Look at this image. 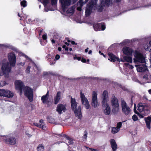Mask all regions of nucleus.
<instances>
[{"label":"nucleus","instance_id":"obj_1","mask_svg":"<svg viewBox=\"0 0 151 151\" xmlns=\"http://www.w3.org/2000/svg\"><path fill=\"white\" fill-rule=\"evenodd\" d=\"M134 62L136 63L139 64L136 65L137 70L138 72H143L147 71V68L145 63V59L143 55L137 51H135L134 53Z\"/></svg>","mask_w":151,"mask_h":151},{"label":"nucleus","instance_id":"obj_2","mask_svg":"<svg viewBox=\"0 0 151 151\" xmlns=\"http://www.w3.org/2000/svg\"><path fill=\"white\" fill-rule=\"evenodd\" d=\"M109 101V98L108 92L106 91H104L102 94L101 103L104 113L107 115H109L111 112V108L108 104Z\"/></svg>","mask_w":151,"mask_h":151},{"label":"nucleus","instance_id":"obj_3","mask_svg":"<svg viewBox=\"0 0 151 151\" xmlns=\"http://www.w3.org/2000/svg\"><path fill=\"white\" fill-rule=\"evenodd\" d=\"M71 108L74 111L76 116L81 119L82 116L81 112V106H79L77 108V103L74 99L71 98Z\"/></svg>","mask_w":151,"mask_h":151},{"label":"nucleus","instance_id":"obj_4","mask_svg":"<svg viewBox=\"0 0 151 151\" xmlns=\"http://www.w3.org/2000/svg\"><path fill=\"white\" fill-rule=\"evenodd\" d=\"M122 50L123 53L125 55L129 56H125L122 58H121V61L123 62H127L129 63H132V58L130 56H131L133 50L132 49L129 47H125L123 48Z\"/></svg>","mask_w":151,"mask_h":151},{"label":"nucleus","instance_id":"obj_5","mask_svg":"<svg viewBox=\"0 0 151 151\" xmlns=\"http://www.w3.org/2000/svg\"><path fill=\"white\" fill-rule=\"evenodd\" d=\"M121 101L122 112L125 115H129L131 112V109L123 99L121 98Z\"/></svg>","mask_w":151,"mask_h":151},{"label":"nucleus","instance_id":"obj_6","mask_svg":"<svg viewBox=\"0 0 151 151\" xmlns=\"http://www.w3.org/2000/svg\"><path fill=\"white\" fill-rule=\"evenodd\" d=\"M1 69L3 74H8L11 71V67L6 59H4L2 60Z\"/></svg>","mask_w":151,"mask_h":151},{"label":"nucleus","instance_id":"obj_7","mask_svg":"<svg viewBox=\"0 0 151 151\" xmlns=\"http://www.w3.org/2000/svg\"><path fill=\"white\" fill-rule=\"evenodd\" d=\"M24 95L28 98L30 102L33 101V90L30 88L26 86L24 88L23 90Z\"/></svg>","mask_w":151,"mask_h":151},{"label":"nucleus","instance_id":"obj_8","mask_svg":"<svg viewBox=\"0 0 151 151\" xmlns=\"http://www.w3.org/2000/svg\"><path fill=\"white\" fill-rule=\"evenodd\" d=\"M2 139L6 143L9 145H13L16 143V139L10 135L3 136Z\"/></svg>","mask_w":151,"mask_h":151},{"label":"nucleus","instance_id":"obj_9","mask_svg":"<svg viewBox=\"0 0 151 151\" xmlns=\"http://www.w3.org/2000/svg\"><path fill=\"white\" fill-rule=\"evenodd\" d=\"M80 98L82 104L86 109H88L90 107L89 101L84 93L81 92H80Z\"/></svg>","mask_w":151,"mask_h":151},{"label":"nucleus","instance_id":"obj_10","mask_svg":"<svg viewBox=\"0 0 151 151\" xmlns=\"http://www.w3.org/2000/svg\"><path fill=\"white\" fill-rule=\"evenodd\" d=\"M101 5H100L98 7V11L101 12L102 11L104 6H109L111 5L112 4V0H101Z\"/></svg>","mask_w":151,"mask_h":151},{"label":"nucleus","instance_id":"obj_11","mask_svg":"<svg viewBox=\"0 0 151 151\" xmlns=\"http://www.w3.org/2000/svg\"><path fill=\"white\" fill-rule=\"evenodd\" d=\"M97 95V94L96 93L95 91H93L92 93L91 103L92 106L94 108H96L99 106L98 102Z\"/></svg>","mask_w":151,"mask_h":151},{"label":"nucleus","instance_id":"obj_12","mask_svg":"<svg viewBox=\"0 0 151 151\" xmlns=\"http://www.w3.org/2000/svg\"><path fill=\"white\" fill-rule=\"evenodd\" d=\"M8 57L10 66L12 67L14 66L16 61L15 55L13 53H10L8 54Z\"/></svg>","mask_w":151,"mask_h":151},{"label":"nucleus","instance_id":"obj_13","mask_svg":"<svg viewBox=\"0 0 151 151\" xmlns=\"http://www.w3.org/2000/svg\"><path fill=\"white\" fill-rule=\"evenodd\" d=\"M90 1L87 5L86 10V14L87 16H88L91 13L93 6H94L93 1ZM96 1L97 0H95Z\"/></svg>","mask_w":151,"mask_h":151},{"label":"nucleus","instance_id":"obj_14","mask_svg":"<svg viewBox=\"0 0 151 151\" xmlns=\"http://www.w3.org/2000/svg\"><path fill=\"white\" fill-rule=\"evenodd\" d=\"M66 105L65 104H59L57 106L56 111L59 114H61L67 111Z\"/></svg>","mask_w":151,"mask_h":151},{"label":"nucleus","instance_id":"obj_15","mask_svg":"<svg viewBox=\"0 0 151 151\" xmlns=\"http://www.w3.org/2000/svg\"><path fill=\"white\" fill-rule=\"evenodd\" d=\"M15 85L16 88L18 90H20L21 93L22 92L24 86L22 82L20 80H16L15 82Z\"/></svg>","mask_w":151,"mask_h":151},{"label":"nucleus","instance_id":"obj_16","mask_svg":"<svg viewBox=\"0 0 151 151\" xmlns=\"http://www.w3.org/2000/svg\"><path fill=\"white\" fill-rule=\"evenodd\" d=\"M60 2L61 3L63 10L65 11L66 8L69 6L71 3V0H59Z\"/></svg>","mask_w":151,"mask_h":151},{"label":"nucleus","instance_id":"obj_17","mask_svg":"<svg viewBox=\"0 0 151 151\" xmlns=\"http://www.w3.org/2000/svg\"><path fill=\"white\" fill-rule=\"evenodd\" d=\"M49 96V91H48L45 95L42 97L41 99L42 103L44 104H47L48 107L50 106L51 104V103L48 100Z\"/></svg>","mask_w":151,"mask_h":151},{"label":"nucleus","instance_id":"obj_18","mask_svg":"<svg viewBox=\"0 0 151 151\" xmlns=\"http://www.w3.org/2000/svg\"><path fill=\"white\" fill-rule=\"evenodd\" d=\"M93 27L95 31H98L101 30H104L106 28L104 24L102 23L94 24L93 25Z\"/></svg>","mask_w":151,"mask_h":151},{"label":"nucleus","instance_id":"obj_19","mask_svg":"<svg viewBox=\"0 0 151 151\" xmlns=\"http://www.w3.org/2000/svg\"><path fill=\"white\" fill-rule=\"evenodd\" d=\"M111 106L119 105V100L114 94L112 95L111 100Z\"/></svg>","mask_w":151,"mask_h":151},{"label":"nucleus","instance_id":"obj_20","mask_svg":"<svg viewBox=\"0 0 151 151\" xmlns=\"http://www.w3.org/2000/svg\"><path fill=\"white\" fill-rule=\"evenodd\" d=\"M3 96L9 98H12L14 96L13 93L8 90H3Z\"/></svg>","mask_w":151,"mask_h":151},{"label":"nucleus","instance_id":"obj_21","mask_svg":"<svg viewBox=\"0 0 151 151\" xmlns=\"http://www.w3.org/2000/svg\"><path fill=\"white\" fill-rule=\"evenodd\" d=\"M108 55L110 58V59L108 58V60H110L111 59V62H114L115 61H119V58H117L111 53H108Z\"/></svg>","mask_w":151,"mask_h":151},{"label":"nucleus","instance_id":"obj_22","mask_svg":"<svg viewBox=\"0 0 151 151\" xmlns=\"http://www.w3.org/2000/svg\"><path fill=\"white\" fill-rule=\"evenodd\" d=\"M148 105L145 103H139L138 104V110L140 112H142Z\"/></svg>","mask_w":151,"mask_h":151},{"label":"nucleus","instance_id":"obj_23","mask_svg":"<svg viewBox=\"0 0 151 151\" xmlns=\"http://www.w3.org/2000/svg\"><path fill=\"white\" fill-rule=\"evenodd\" d=\"M61 92L60 91H58L56 94V95L54 97V103L55 104H57L61 98Z\"/></svg>","mask_w":151,"mask_h":151},{"label":"nucleus","instance_id":"obj_24","mask_svg":"<svg viewBox=\"0 0 151 151\" xmlns=\"http://www.w3.org/2000/svg\"><path fill=\"white\" fill-rule=\"evenodd\" d=\"M110 142L113 151H116L117 148V146L115 140L114 139H111Z\"/></svg>","mask_w":151,"mask_h":151},{"label":"nucleus","instance_id":"obj_25","mask_svg":"<svg viewBox=\"0 0 151 151\" xmlns=\"http://www.w3.org/2000/svg\"><path fill=\"white\" fill-rule=\"evenodd\" d=\"M50 0H41L42 1L45 6L49 3ZM57 0H51V4L52 5H55L57 3Z\"/></svg>","mask_w":151,"mask_h":151},{"label":"nucleus","instance_id":"obj_26","mask_svg":"<svg viewBox=\"0 0 151 151\" xmlns=\"http://www.w3.org/2000/svg\"><path fill=\"white\" fill-rule=\"evenodd\" d=\"M119 105L112 106L111 111L114 114H117L119 112Z\"/></svg>","mask_w":151,"mask_h":151},{"label":"nucleus","instance_id":"obj_27","mask_svg":"<svg viewBox=\"0 0 151 151\" xmlns=\"http://www.w3.org/2000/svg\"><path fill=\"white\" fill-rule=\"evenodd\" d=\"M145 121L147 127L149 129H150V122H151V118L147 117L145 118Z\"/></svg>","mask_w":151,"mask_h":151},{"label":"nucleus","instance_id":"obj_28","mask_svg":"<svg viewBox=\"0 0 151 151\" xmlns=\"http://www.w3.org/2000/svg\"><path fill=\"white\" fill-rule=\"evenodd\" d=\"M75 6H73L71 8H69L67 11L66 12L68 14H73L74 11Z\"/></svg>","mask_w":151,"mask_h":151},{"label":"nucleus","instance_id":"obj_29","mask_svg":"<svg viewBox=\"0 0 151 151\" xmlns=\"http://www.w3.org/2000/svg\"><path fill=\"white\" fill-rule=\"evenodd\" d=\"M142 114L145 116H147L149 113V108L148 106L142 112Z\"/></svg>","mask_w":151,"mask_h":151},{"label":"nucleus","instance_id":"obj_30","mask_svg":"<svg viewBox=\"0 0 151 151\" xmlns=\"http://www.w3.org/2000/svg\"><path fill=\"white\" fill-rule=\"evenodd\" d=\"M37 151H44V147L42 144H39L37 147Z\"/></svg>","mask_w":151,"mask_h":151},{"label":"nucleus","instance_id":"obj_31","mask_svg":"<svg viewBox=\"0 0 151 151\" xmlns=\"http://www.w3.org/2000/svg\"><path fill=\"white\" fill-rule=\"evenodd\" d=\"M88 1V0H80L78 2V4H79L81 6H82L84 4H85Z\"/></svg>","mask_w":151,"mask_h":151},{"label":"nucleus","instance_id":"obj_32","mask_svg":"<svg viewBox=\"0 0 151 151\" xmlns=\"http://www.w3.org/2000/svg\"><path fill=\"white\" fill-rule=\"evenodd\" d=\"M119 130L116 127H112L111 129V132L113 134H115L118 132Z\"/></svg>","mask_w":151,"mask_h":151},{"label":"nucleus","instance_id":"obj_33","mask_svg":"<svg viewBox=\"0 0 151 151\" xmlns=\"http://www.w3.org/2000/svg\"><path fill=\"white\" fill-rule=\"evenodd\" d=\"M136 105L135 104H134V111L135 113L136 114H138L139 116V117H140L141 118H142L144 117V116H145V115H143V114H142V112H140V113L139 114L138 113V112L137 113H136L135 111V106Z\"/></svg>","mask_w":151,"mask_h":151},{"label":"nucleus","instance_id":"obj_34","mask_svg":"<svg viewBox=\"0 0 151 151\" xmlns=\"http://www.w3.org/2000/svg\"><path fill=\"white\" fill-rule=\"evenodd\" d=\"M21 5L24 7H26L27 5V1L25 0L22 1L21 2Z\"/></svg>","mask_w":151,"mask_h":151},{"label":"nucleus","instance_id":"obj_35","mask_svg":"<svg viewBox=\"0 0 151 151\" xmlns=\"http://www.w3.org/2000/svg\"><path fill=\"white\" fill-rule=\"evenodd\" d=\"M34 66L35 68L37 69V74H39L40 73V68L38 67L37 65L35 63H34Z\"/></svg>","mask_w":151,"mask_h":151},{"label":"nucleus","instance_id":"obj_36","mask_svg":"<svg viewBox=\"0 0 151 151\" xmlns=\"http://www.w3.org/2000/svg\"><path fill=\"white\" fill-rule=\"evenodd\" d=\"M47 121L50 123H53L54 119L50 117L47 119Z\"/></svg>","mask_w":151,"mask_h":151},{"label":"nucleus","instance_id":"obj_37","mask_svg":"<svg viewBox=\"0 0 151 151\" xmlns=\"http://www.w3.org/2000/svg\"><path fill=\"white\" fill-rule=\"evenodd\" d=\"M132 119L134 121H136L138 120V118L137 115L135 114H134L132 116Z\"/></svg>","mask_w":151,"mask_h":151},{"label":"nucleus","instance_id":"obj_38","mask_svg":"<svg viewBox=\"0 0 151 151\" xmlns=\"http://www.w3.org/2000/svg\"><path fill=\"white\" fill-rule=\"evenodd\" d=\"M85 77H82L78 78H68V79L71 80H78V79H83Z\"/></svg>","mask_w":151,"mask_h":151},{"label":"nucleus","instance_id":"obj_39","mask_svg":"<svg viewBox=\"0 0 151 151\" xmlns=\"http://www.w3.org/2000/svg\"><path fill=\"white\" fill-rule=\"evenodd\" d=\"M122 125V123L121 122H119L117 124L116 128L119 129Z\"/></svg>","mask_w":151,"mask_h":151},{"label":"nucleus","instance_id":"obj_40","mask_svg":"<svg viewBox=\"0 0 151 151\" xmlns=\"http://www.w3.org/2000/svg\"><path fill=\"white\" fill-rule=\"evenodd\" d=\"M88 133L86 131L84 132V135L83 137V138H84L85 139H86V138L87 137Z\"/></svg>","mask_w":151,"mask_h":151},{"label":"nucleus","instance_id":"obj_41","mask_svg":"<svg viewBox=\"0 0 151 151\" xmlns=\"http://www.w3.org/2000/svg\"><path fill=\"white\" fill-rule=\"evenodd\" d=\"M78 5L79 6L77 7V10L79 11H81L82 9L81 7H82V6H80V4H79L78 5Z\"/></svg>","mask_w":151,"mask_h":151},{"label":"nucleus","instance_id":"obj_42","mask_svg":"<svg viewBox=\"0 0 151 151\" xmlns=\"http://www.w3.org/2000/svg\"><path fill=\"white\" fill-rule=\"evenodd\" d=\"M86 148L90 150V151H97V150L96 149H93L92 148H89L86 147Z\"/></svg>","mask_w":151,"mask_h":151},{"label":"nucleus","instance_id":"obj_43","mask_svg":"<svg viewBox=\"0 0 151 151\" xmlns=\"http://www.w3.org/2000/svg\"><path fill=\"white\" fill-rule=\"evenodd\" d=\"M21 55H22V56H24L25 57L26 59H27L28 60H31V59L28 56H27V55H25L23 53H21Z\"/></svg>","mask_w":151,"mask_h":151},{"label":"nucleus","instance_id":"obj_44","mask_svg":"<svg viewBox=\"0 0 151 151\" xmlns=\"http://www.w3.org/2000/svg\"><path fill=\"white\" fill-rule=\"evenodd\" d=\"M43 76H48L49 75V72H43Z\"/></svg>","mask_w":151,"mask_h":151},{"label":"nucleus","instance_id":"obj_45","mask_svg":"<svg viewBox=\"0 0 151 151\" xmlns=\"http://www.w3.org/2000/svg\"><path fill=\"white\" fill-rule=\"evenodd\" d=\"M147 143L149 145L148 146V147H149V149H150V151H151V143L150 142V141H148L147 142Z\"/></svg>","mask_w":151,"mask_h":151},{"label":"nucleus","instance_id":"obj_46","mask_svg":"<svg viewBox=\"0 0 151 151\" xmlns=\"http://www.w3.org/2000/svg\"><path fill=\"white\" fill-rule=\"evenodd\" d=\"M31 68V67L30 66H28L27 69V70H26V71L27 72V73H29V72H30V69Z\"/></svg>","mask_w":151,"mask_h":151},{"label":"nucleus","instance_id":"obj_47","mask_svg":"<svg viewBox=\"0 0 151 151\" xmlns=\"http://www.w3.org/2000/svg\"><path fill=\"white\" fill-rule=\"evenodd\" d=\"M35 125L36 126L40 128H41L42 126V124H40L36 123L35 124Z\"/></svg>","mask_w":151,"mask_h":151},{"label":"nucleus","instance_id":"obj_48","mask_svg":"<svg viewBox=\"0 0 151 151\" xmlns=\"http://www.w3.org/2000/svg\"><path fill=\"white\" fill-rule=\"evenodd\" d=\"M69 142H68V143L69 144V145H71V144H73V140H71L70 139H69Z\"/></svg>","mask_w":151,"mask_h":151},{"label":"nucleus","instance_id":"obj_49","mask_svg":"<svg viewBox=\"0 0 151 151\" xmlns=\"http://www.w3.org/2000/svg\"><path fill=\"white\" fill-rule=\"evenodd\" d=\"M42 38L43 40H46L47 38V36L46 35H44L42 36Z\"/></svg>","mask_w":151,"mask_h":151},{"label":"nucleus","instance_id":"obj_50","mask_svg":"<svg viewBox=\"0 0 151 151\" xmlns=\"http://www.w3.org/2000/svg\"><path fill=\"white\" fill-rule=\"evenodd\" d=\"M3 89H0V96H3Z\"/></svg>","mask_w":151,"mask_h":151},{"label":"nucleus","instance_id":"obj_51","mask_svg":"<svg viewBox=\"0 0 151 151\" xmlns=\"http://www.w3.org/2000/svg\"><path fill=\"white\" fill-rule=\"evenodd\" d=\"M74 59H77L78 60H81V57H77L76 56L75 57H74Z\"/></svg>","mask_w":151,"mask_h":151},{"label":"nucleus","instance_id":"obj_52","mask_svg":"<svg viewBox=\"0 0 151 151\" xmlns=\"http://www.w3.org/2000/svg\"><path fill=\"white\" fill-rule=\"evenodd\" d=\"M60 58V56L59 55H56L55 58L56 60H58Z\"/></svg>","mask_w":151,"mask_h":151},{"label":"nucleus","instance_id":"obj_53","mask_svg":"<svg viewBox=\"0 0 151 151\" xmlns=\"http://www.w3.org/2000/svg\"><path fill=\"white\" fill-rule=\"evenodd\" d=\"M148 76L147 75H145L143 77L144 79L146 80H147L148 79Z\"/></svg>","mask_w":151,"mask_h":151},{"label":"nucleus","instance_id":"obj_54","mask_svg":"<svg viewBox=\"0 0 151 151\" xmlns=\"http://www.w3.org/2000/svg\"><path fill=\"white\" fill-rule=\"evenodd\" d=\"M41 128H42V129L43 130H45L46 128V127L45 126L42 125Z\"/></svg>","mask_w":151,"mask_h":151},{"label":"nucleus","instance_id":"obj_55","mask_svg":"<svg viewBox=\"0 0 151 151\" xmlns=\"http://www.w3.org/2000/svg\"><path fill=\"white\" fill-rule=\"evenodd\" d=\"M81 61L83 63H86V60L84 58H82V59L81 60Z\"/></svg>","mask_w":151,"mask_h":151},{"label":"nucleus","instance_id":"obj_56","mask_svg":"<svg viewBox=\"0 0 151 151\" xmlns=\"http://www.w3.org/2000/svg\"><path fill=\"white\" fill-rule=\"evenodd\" d=\"M39 122L40 123H41V124H43L44 122H43V120L42 119H41L39 121Z\"/></svg>","mask_w":151,"mask_h":151},{"label":"nucleus","instance_id":"obj_57","mask_svg":"<svg viewBox=\"0 0 151 151\" xmlns=\"http://www.w3.org/2000/svg\"><path fill=\"white\" fill-rule=\"evenodd\" d=\"M49 74H50V75H52V76L55 75V74L54 73H52L51 72H49Z\"/></svg>","mask_w":151,"mask_h":151},{"label":"nucleus","instance_id":"obj_58","mask_svg":"<svg viewBox=\"0 0 151 151\" xmlns=\"http://www.w3.org/2000/svg\"><path fill=\"white\" fill-rule=\"evenodd\" d=\"M4 85L3 83H1L0 82V87L3 86H4Z\"/></svg>","mask_w":151,"mask_h":151},{"label":"nucleus","instance_id":"obj_59","mask_svg":"<svg viewBox=\"0 0 151 151\" xmlns=\"http://www.w3.org/2000/svg\"><path fill=\"white\" fill-rule=\"evenodd\" d=\"M71 44L73 45H76L77 44V43H75V42L74 41H72L71 42Z\"/></svg>","mask_w":151,"mask_h":151},{"label":"nucleus","instance_id":"obj_60","mask_svg":"<svg viewBox=\"0 0 151 151\" xmlns=\"http://www.w3.org/2000/svg\"><path fill=\"white\" fill-rule=\"evenodd\" d=\"M65 137L66 138V139H67L68 140H69V139H70V138H69V137L67 135L66 136V137Z\"/></svg>","mask_w":151,"mask_h":151},{"label":"nucleus","instance_id":"obj_61","mask_svg":"<svg viewBox=\"0 0 151 151\" xmlns=\"http://www.w3.org/2000/svg\"><path fill=\"white\" fill-rule=\"evenodd\" d=\"M88 47L85 50V52H87L88 51Z\"/></svg>","mask_w":151,"mask_h":151},{"label":"nucleus","instance_id":"obj_62","mask_svg":"<svg viewBox=\"0 0 151 151\" xmlns=\"http://www.w3.org/2000/svg\"><path fill=\"white\" fill-rule=\"evenodd\" d=\"M92 52V51L91 50H90L89 51L88 53L89 54H91Z\"/></svg>","mask_w":151,"mask_h":151},{"label":"nucleus","instance_id":"obj_63","mask_svg":"<svg viewBox=\"0 0 151 151\" xmlns=\"http://www.w3.org/2000/svg\"><path fill=\"white\" fill-rule=\"evenodd\" d=\"M51 42L52 44L55 43V40L53 39H52L51 40Z\"/></svg>","mask_w":151,"mask_h":151},{"label":"nucleus","instance_id":"obj_64","mask_svg":"<svg viewBox=\"0 0 151 151\" xmlns=\"http://www.w3.org/2000/svg\"><path fill=\"white\" fill-rule=\"evenodd\" d=\"M148 92L151 95V89H149L148 90Z\"/></svg>","mask_w":151,"mask_h":151}]
</instances>
